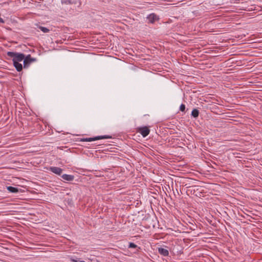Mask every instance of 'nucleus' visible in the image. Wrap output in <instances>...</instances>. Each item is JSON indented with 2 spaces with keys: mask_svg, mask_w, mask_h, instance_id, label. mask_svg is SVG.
Here are the masks:
<instances>
[{
  "mask_svg": "<svg viewBox=\"0 0 262 262\" xmlns=\"http://www.w3.org/2000/svg\"><path fill=\"white\" fill-rule=\"evenodd\" d=\"M79 262H85V261H80Z\"/></svg>",
  "mask_w": 262,
  "mask_h": 262,
  "instance_id": "15",
  "label": "nucleus"
},
{
  "mask_svg": "<svg viewBox=\"0 0 262 262\" xmlns=\"http://www.w3.org/2000/svg\"><path fill=\"white\" fill-rule=\"evenodd\" d=\"M13 62V65H14V67L15 68V69H16V70L18 72H20L22 70L23 66L21 63H19V62H16V61Z\"/></svg>",
  "mask_w": 262,
  "mask_h": 262,
  "instance_id": "10",
  "label": "nucleus"
},
{
  "mask_svg": "<svg viewBox=\"0 0 262 262\" xmlns=\"http://www.w3.org/2000/svg\"><path fill=\"white\" fill-rule=\"evenodd\" d=\"M34 58H32L31 57L30 55H27L26 57L25 56V58L24 59V68H27L30 63L33 61H35Z\"/></svg>",
  "mask_w": 262,
  "mask_h": 262,
  "instance_id": "2",
  "label": "nucleus"
},
{
  "mask_svg": "<svg viewBox=\"0 0 262 262\" xmlns=\"http://www.w3.org/2000/svg\"><path fill=\"white\" fill-rule=\"evenodd\" d=\"M7 189L9 192L11 193H18L19 192H21L20 189H18L17 187H14L12 186H8L7 187Z\"/></svg>",
  "mask_w": 262,
  "mask_h": 262,
  "instance_id": "8",
  "label": "nucleus"
},
{
  "mask_svg": "<svg viewBox=\"0 0 262 262\" xmlns=\"http://www.w3.org/2000/svg\"><path fill=\"white\" fill-rule=\"evenodd\" d=\"M149 129L146 126L140 127L139 128V132L144 137H146L149 134Z\"/></svg>",
  "mask_w": 262,
  "mask_h": 262,
  "instance_id": "5",
  "label": "nucleus"
},
{
  "mask_svg": "<svg viewBox=\"0 0 262 262\" xmlns=\"http://www.w3.org/2000/svg\"><path fill=\"white\" fill-rule=\"evenodd\" d=\"M137 247V246L133 243H130L129 245V248H135Z\"/></svg>",
  "mask_w": 262,
  "mask_h": 262,
  "instance_id": "13",
  "label": "nucleus"
},
{
  "mask_svg": "<svg viewBox=\"0 0 262 262\" xmlns=\"http://www.w3.org/2000/svg\"><path fill=\"white\" fill-rule=\"evenodd\" d=\"M62 178L68 181H72L74 179V176L70 174H64L61 176Z\"/></svg>",
  "mask_w": 262,
  "mask_h": 262,
  "instance_id": "9",
  "label": "nucleus"
},
{
  "mask_svg": "<svg viewBox=\"0 0 262 262\" xmlns=\"http://www.w3.org/2000/svg\"><path fill=\"white\" fill-rule=\"evenodd\" d=\"M199 115V111L197 109H193L191 112V115L194 118H197Z\"/></svg>",
  "mask_w": 262,
  "mask_h": 262,
  "instance_id": "11",
  "label": "nucleus"
},
{
  "mask_svg": "<svg viewBox=\"0 0 262 262\" xmlns=\"http://www.w3.org/2000/svg\"><path fill=\"white\" fill-rule=\"evenodd\" d=\"M64 0H62V2H63Z\"/></svg>",
  "mask_w": 262,
  "mask_h": 262,
  "instance_id": "16",
  "label": "nucleus"
},
{
  "mask_svg": "<svg viewBox=\"0 0 262 262\" xmlns=\"http://www.w3.org/2000/svg\"><path fill=\"white\" fill-rule=\"evenodd\" d=\"M158 252L163 256H167L169 254V251L167 249L160 247L158 248Z\"/></svg>",
  "mask_w": 262,
  "mask_h": 262,
  "instance_id": "6",
  "label": "nucleus"
},
{
  "mask_svg": "<svg viewBox=\"0 0 262 262\" xmlns=\"http://www.w3.org/2000/svg\"><path fill=\"white\" fill-rule=\"evenodd\" d=\"M185 109V105L184 104H182L180 106V110L182 112H184Z\"/></svg>",
  "mask_w": 262,
  "mask_h": 262,
  "instance_id": "14",
  "label": "nucleus"
},
{
  "mask_svg": "<svg viewBox=\"0 0 262 262\" xmlns=\"http://www.w3.org/2000/svg\"><path fill=\"white\" fill-rule=\"evenodd\" d=\"M147 19L148 20L149 23H154L159 19V17L156 14L151 13L147 16Z\"/></svg>",
  "mask_w": 262,
  "mask_h": 262,
  "instance_id": "4",
  "label": "nucleus"
},
{
  "mask_svg": "<svg viewBox=\"0 0 262 262\" xmlns=\"http://www.w3.org/2000/svg\"><path fill=\"white\" fill-rule=\"evenodd\" d=\"M39 28L42 31H43L45 33L48 32L49 31V30L48 28L43 27H40Z\"/></svg>",
  "mask_w": 262,
  "mask_h": 262,
  "instance_id": "12",
  "label": "nucleus"
},
{
  "mask_svg": "<svg viewBox=\"0 0 262 262\" xmlns=\"http://www.w3.org/2000/svg\"><path fill=\"white\" fill-rule=\"evenodd\" d=\"M110 138L111 137L108 136H97L94 138H85V139H83V140L84 141H86V142H92V141H96V140H98L108 139V138Z\"/></svg>",
  "mask_w": 262,
  "mask_h": 262,
  "instance_id": "3",
  "label": "nucleus"
},
{
  "mask_svg": "<svg viewBox=\"0 0 262 262\" xmlns=\"http://www.w3.org/2000/svg\"><path fill=\"white\" fill-rule=\"evenodd\" d=\"M7 55L8 56L13 58V62H19L23 61L25 58V55L20 53L8 52Z\"/></svg>",
  "mask_w": 262,
  "mask_h": 262,
  "instance_id": "1",
  "label": "nucleus"
},
{
  "mask_svg": "<svg viewBox=\"0 0 262 262\" xmlns=\"http://www.w3.org/2000/svg\"><path fill=\"white\" fill-rule=\"evenodd\" d=\"M50 170L58 175H60L62 172V169L61 168L57 167H50Z\"/></svg>",
  "mask_w": 262,
  "mask_h": 262,
  "instance_id": "7",
  "label": "nucleus"
}]
</instances>
